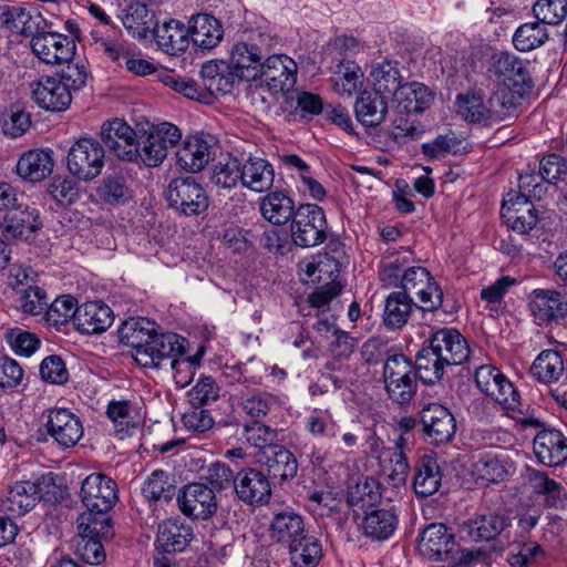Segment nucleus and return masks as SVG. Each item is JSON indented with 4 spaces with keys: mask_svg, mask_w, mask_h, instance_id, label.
I'll return each instance as SVG.
<instances>
[{
    "mask_svg": "<svg viewBox=\"0 0 567 567\" xmlns=\"http://www.w3.org/2000/svg\"><path fill=\"white\" fill-rule=\"evenodd\" d=\"M105 152L101 143L91 137L79 138L66 157L69 172L80 181L89 182L101 175Z\"/></svg>",
    "mask_w": 567,
    "mask_h": 567,
    "instance_id": "0eeeda50",
    "label": "nucleus"
},
{
    "mask_svg": "<svg viewBox=\"0 0 567 567\" xmlns=\"http://www.w3.org/2000/svg\"><path fill=\"white\" fill-rule=\"evenodd\" d=\"M454 546V535L442 524H431L421 537L420 550L429 558L444 559Z\"/></svg>",
    "mask_w": 567,
    "mask_h": 567,
    "instance_id": "a19ab883",
    "label": "nucleus"
},
{
    "mask_svg": "<svg viewBox=\"0 0 567 567\" xmlns=\"http://www.w3.org/2000/svg\"><path fill=\"white\" fill-rule=\"evenodd\" d=\"M122 23L130 34L136 39H146L157 25L154 12L142 2H132L122 17Z\"/></svg>",
    "mask_w": 567,
    "mask_h": 567,
    "instance_id": "37998d69",
    "label": "nucleus"
},
{
    "mask_svg": "<svg viewBox=\"0 0 567 567\" xmlns=\"http://www.w3.org/2000/svg\"><path fill=\"white\" fill-rule=\"evenodd\" d=\"M457 114L468 123L489 125L502 121L512 110L508 100L496 92L485 99L478 93L458 94L455 101Z\"/></svg>",
    "mask_w": 567,
    "mask_h": 567,
    "instance_id": "39448f33",
    "label": "nucleus"
},
{
    "mask_svg": "<svg viewBox=\"0 0 567 567\" xmlns=\"http://www.w3.org/2000/svg\"><path fill=\"white\" fill-rule=\"evenodd\" d=\"M305 430L313 437L333 435V419L327 409H312L303 420Z\"/></svg>",
    "mask_w": 567,
    "mask_h": 567,
    "instance_id": "69168bd1",
    "label": "nucleus"
},
{
    "mask_svg": "<svg viewBox=\"0 0 567 567\" xmlns=\"http://www.w3.org/2000/svg\"><path fill=\"white\" fill-rule=\"evenodd\" d=\"M537 461L545 466H558L567 462V437L557 430L544 429L533 441Z\"/></svg>",
    "mask_w": 567,
    "mask_h": 567,
    "instance_id": "a878e982",
    "label": "nucleus"
},
{
    "mask_svg": "<svg viewBox=\"0 0 567 567\" xmlns=\"http://www.w3.org/2000/svg\"><path fill=\"white\" fill-rule=\"evenodd\" d=\"M327 221L321 207L306 204L298 207L291 223V238L302 248L320 245L326 239Z\"/></svg>",
    "mask_w": 567,
    "mask_h": 567,
    "instance_id": "1a4fd4ad",
    "label": "nucleus"
},
{
    "mask_svg": "<svg viewBox=\"0 0 567 567\" xmlns=\"http://www.w3.org/2000/svg\"><path fill=\"white\" fill-rule=\"evenodd\" d=\"M265 457V463L272 477L286 481L297 474L298 462L295 455L284 446H270Z\"/></svg>",
    "mask_w": 567,
    "mask_h": 567,
    "instance_id": "603ef678",
    "label": "nucleus"
},
{
    "mask_svg": "<svg viewBox=\"0 0 567 567\" xmlns=\"http://www.w3.org/2000/svg\"><path fill=\"white\" fill-rule=\"evenodd\" d=\"M412 260V252L404 250L402 256L389 257L384 260L379 277L384 286H396L402 284L404 268Z\"/></svg>",
    "mask_w": 567,
    "mask_h": 567,
    "instance_id": "338daca9",
    "label": "nucleus"
},
{
    "mask_svg": "<svg viewBox=\"0 0 567 567\" xmlns=\"http://www.w3.org/2000/svg\"><path fill=\"white\" fill-rule=\"evenodd\" d=\"M415 303L401 291L388 296L383 309V323L390 329L402 328L409 320Z\"/></svg>",
    "mask_w": 567,
    "mask_h": 567,
    "instance_id": "de8ad7c7",
    "label": "nucleus"
},
{
    "mask_svg": "<svg viewBox=\"0 0 567 567\" xmlns=\"http://www.w3.org/2000/svg\"><path fill=\"white\" fill-rule=\"evenodd\" d=\"M445 367H449V364L443 361V358L436 351H433L429 343L416 355L415 372L425 384H434L441 380Z\"/></svg>",
    "mask_w": 567,
    "mask_h": 567,
    "instance_id": "864d4df0",
    "label": "nucleus"
},
{
    "mask_svg": "<svg viewBox=\"0 0 567 567\" xmlns=\"http://www.w3.org/2000/svg\"><path fill=\"white\" fill-rule=\"evenodd\" d=\"M472 473L477 481L483 484L496 483L503 480L507 471L498 455L493 452H485L477 455L473 465Z\"/></svg>",
    "mask_w": 567,
    "mask_h": 567,
    "instance_id": "6e6d98bb",
    "label": "nucleus"
},
{
    "mask_svg": "<svg viewBox=\"0 0 567 567\" xmlns=\"http://www.w3.org/2000/svg\"><path fill=\"white\" fill-rule=\"evenodd\" d=\"M424 433L432 444L450 442L456 432V421L447 408L439 403H429L421 411Z\"/></svg>",
    "mask_w": 567,
    "mask_h": 567,
    "instance_id": "a211bd4d",
    "label": "nucleus"
},
{
    "mask_svg": "<svg viewBox=\"0 0 567 567\" xmlns=\"http://www.w3.org/2000/svg\"><path fill=\"white\" fill-rule=\"evenodd\" d=\"M80 495L86 511L78 517V522L89 533L107 535L111 524L109 511L117 501L115 481L102 473H92L82 482Z\"/></svg>",
    "mask_w": 567,
    "mask_h": 567,
    "instance_id": "f03ea898",
    "label": "nucleus"
},
{
    "mask_svg": "<svg viewBox=\"0 0 567 567\" xmlns=\"http://www.w3.org/2000/svg\"><path fill=\"white\" fill-rule=\"evenodd\" d=\"M114 320L112 309L101 301H89L78 309L76 329L85 334L101 333L107 330Z\"/></svg>",
    "mask_w": 567,
    "mask_h": 567,
    "instance_id": "7c9ffc66",
    "label": "nucleus"
},
{
    "mask_svg": "<svg viewBox=\"0 0 567 567\" xmlns=\"http://www.w3.org/2000/svg\"><path fill=\"white\" fill-rule=\"evenodd\" d=\"M432 101L433 94L423 83H403L392 95L393 112L403 115L421 113Z\"/></svg>",
    "mask_w": 567,
    "mask_h": 567,
    "instance_id": "cd10ccee",
    "label": "nucleus"
},
{
    "mask_svg": "<svg viewBox=\"0 0 567 567\" xmlns=\"http://www.w3.org/2000/svg\"><path fill=\"white\" fill-rule=\"evenodd\" d=\"M182 138L179 128L168 122L154 125L137 144L136 159L140 158L146 166L155 167L167 156L171 147Z\"/></svg>",
    "mask_w": 567,
    "mask_h": 567,
    "instance_id": "9d476101",
    "label": "nucleus"
},
{
    "mask_svg": "<svg viewBox=\"0 0 567 567\" xmlns=\"http://www.w3.org/2000/svg\"><path fill=\"white\" fill-rule=\"evenodd\" d=\"M101 137L104 145L121 161H136L135 131L123 120L114 118L103 124Z\"/></svg>",
    "mask_w": 567,
    "mask_h": 567,
    "instance_id": "dca6fc26",
    "label": "nucleus"
},
{
    "mask_svg": "<svg viewBox=\"0 0 567 567\" xmlns=\"http://www.w3.org/2000/svg\"><path fill=\"white\" fill-rule=\"evenodd\" d=\"M388 109L386 99L374 91H361L354 103L357 120L368 127H377L383 123Z\"/></svg>",
    "mask_w": 567,
    "mask_h": 567,
    "instance_id": "473e14b6",
    "label": "nucleus"
},
{
    "mask_svg": "<svg viewBox=\"0 0 567 567\" xmlns=\"http://www.w3.org/2000/svg\"><path fill=\"white\" fill-rule=\"evenodd\" d=\"M501 215L508 227L519 234L529 233L538 223L537 212L530 202L514 193L504 197Z\"/></svg>",
    "mask_w": 567,
    "mask_h": 567,
    "instance_id": "393cba45",
    "label": "nucleus"
},
{
    "mask_svg": "<svg viewBox=\"0 0 567 567\" xmlns=\"http://www.w3.org/2000/svg\"><path fill=\"white\" fill-rule=\"evenodd\" d=\"M42 227L40 213L35 207L18 204L3 217V234L8 238L28 239Z\"/></svg>",
    "mask_w": 567,
    "mask_h": 567,
    "instance_id": "bb28decb",
    "label": "nucleus"
},
{
    "mask_svg": "<svg viewBox=\"0 0 567 567\" xmlns=\"http://www.w3.org/2000/svg\"><path fill=\"white\" fill-rule=\"evenodd\" d=\"M159 80L165 86L182 94L186 99L197 102H208L207 91L202 89L193 79L166 73L163 74Z\"/></svg>",
    "mask_w": 567,
    "mask_h": 567,
    "instance_id": "052dcab7",
    "label": "nucleus"
},
{
    "mask_svg": "<svg viewBox=\"0 0 567 567\" xmlns=\"http://www.w3.org/2000/svg\"><path fill=\"white\" fill-rule=\"evenodd\" d=\"M78 309V301L74 297L70 295L58 297L47 309L45 320L50 326L55 327L62 326L71 319L75 323Z\"/></svg>",
    "mask_w": 567,
    "mask_h": 567,
    "instance_id": "680f3d73",
    "label": "nucleus"
},
{
    "mask_svg": "<svg viewBox=\"0 0 567 567\" xmlns=\"http://www.w3.org/2000/svg\"><path fill=\"white\" fill-rule=\"evenodd\" d=\"M200 76L205 83L208 100L212 95H225L233 91L237 75L228 70L219 71V65L214 61L205 62L200 68Z\"/></svg>",
    "mask_w": 567,
    "mask_h": 567,
    "instance_id": "3c124183",
    "label": "nucleus"
},
{
    "mask_svg": "<svg viewBox=\"0 0 567 567\" xmlns=\"http://www.w3.org/2000/svg\"><path fill=\"white\" fill-rule=\"evenodd\" d=\"M152 326L144 319L126 320L118 330L121 341L133 349L134 360L143 368H159L169 360L176 385L181 389L187 386L199 367L203 352L176 358L184 353L186 339L176 333H157Z\"/></svg>",
    "mask_w": 567,
    "mask_h": 567,
    "instance_id": "f257e3e1",
    "label": "nucleus"
},
{
    "mask_svg": "<svg viewBox=\"0 0 567 567\" xmlns=\"http://www.w3.org/2000/svg\"><path fill=\"white\" fill-rule=\"evenodd\" d=\"M177 164L185 171L197 173L202 171L210 159V145L199 134L187 136L176 154Z\"/></svg>",
    "mask_w": 567,
    "mask_h": 567,
    "instance_id": "c9c22d12",
    "label": "nucleus"
},
{
    "mask_svg": "<svg viewBox=\"0 0 567 567\" xmlns=\"http://www.w3.org/2000/svg\"><path fill=\"white\" fill-rule=\"evenodd\" d=\"M398 526V516L391 509L373 508L367 511L359 524L362 534L374 540L390 538Z\"/></svg>",
    "mask_w": 567,
    "mask_h": 567,
    "instance_id": "4c0bfd02",
    "label": "nucleus"
},
{
    "mask_svg": "<svg viewBox=\"0 0 567 567\" xmlns=\"http://www.w3.org/2000/svg\"><path fill=\"white\" fill-rule=\"evenodd\" d=\"M364 446L370 455L378 461L379 477L394 489H401L405 486L410 465L402 453H395L390 446H385L383 441L369 432L365 437Z\"/></svg>",
    "mask_w": 567,
    "mask_h": 567,
    "instance_id": "423d86ee",
    "label": "nucleus"
},
{
    "mask_svg": "<svg viewBox=\"0 0 567 567\" xmlns=\"http://www.w3.org/2000/svg\"><path fill=\"white\" fill-rule=\"evenodd\" d=\"M268 530L275 543L287 547L306 534L303 518L292 511L276 513Z\"/></svg>",
    "mask_w": 567,
    "mask_h": 567,
    "instance_id": "e433bc0d",
    "label": "nucleus"
},
{
    "mask_svg": "<svg viewBox=\"0 0 567 567\" xmlns=\"http://www.w3.org/2000/svg\"><path fill=\"white\" fill-rule=\"evenodd\" d=\"M441 472L436 461L423 457L415 465L413 489L417 496L426 497L436 493L441 486Z\"/></svg>",
    "mask_w": 567,
    "mask_h": 567,
    "instance_id": "8fccbe9b",
    "label": "nucleus"
},
{
    "mask_svg": "<svg viewBox=\"0 0 567 567\" xmlns=\"http://www.w3.org/2000/svg\"><path fill=\"white\" fill-rule=\"evenodd\" d=\"M3 340L14 354L24 358L34 354L41 344V340L35 333L20 327L6 329Z\"/></svg>",
    "mask_w": 567,
    "mask_h": 567,
    "instance_id": "4d7b16f0",
    "label": "nucleus"
},
{
    "mask_svg": "<svg viewBox=\"0 0 567 567\" xmlns=\"http://www.w3.org/2000/svg\"><path fill=\"white\" fill-rule=\"evenodd\" d=\"M429 344L449 365H458L470 357L466 339L454 328H442L429 338Z\"/></svg>",
    "mask_w": 567,
    "mask_h": 567,
    "instance_id": "5701e85b",
    "label": "nucleus"
},
{
    "mask_svg": "<svg viewBox=\"0 0 567 567\" xmlns=\"http://www.w3.org/2000/svg\"><path fill=\"white\" fill-rule=\"evenodd\" d=\"M293 567H317L322 558L321 542L310 534H305L288 546Z\"/></svg>",
    "mask_w": 567,
    "mask_h": 567,
    "instance_id": "c03bdc74",
    "label": "nucleus"
},
{
    "mask_svg": "<svg viewBox=\"0 0 567 567\" xmlns=\"http://www.w3.org/2000/svg\"><path fill=\"white\" fill-rule=\"evenodd\" d=\"M292 199L282 192H271L260 200L262 217L274 225L286 224L293 216Z\"/></svg>",
    "mask_w": 567,
    "mask_h": 567,
    "instance_id": "09e8293b",
    "label": "nucleus"
},
{
    "mask_svg": "<svg viewBox=\"0 0 567 567\" xmlns=\"http://www.w3.org/2000/svg\"><path fill=\"white\" fill-rule=\"evenodd\" d=\"M189 42L203 50L214 49L224 37V29L219 20L209 13L192 16L188 21Z\"/></svg>",
    "mask_w": 567,
    "mask_h": 567,
    "instance_id": "c756f323",
    "label": "nucleus"
},
{
    "mask_svg": "<svg viewBox=\"0 0 567 567\" xmlns=\"http://www.w3.org/2000/svg\"><path fill=\"white\" fill-rule=\"evenodd\" d=\"M369 79L373 91L381 95L384 93L393 95L395 90L403 84L398 63L389 60L373 63L369 72Z\"/></svg>",
    "mask_w": 567,
    "mask_h": 567,
    "instance_id": "49530a36",
    "label": "nucleus"
},
{
    "mask_svg": "<svg viewBox=\"0 0 567 567\" xmlns=\"http://www.w3.org/2000/svg\"><path fill=\"white\" fill-rule=\"evenodd\" d=\"M234 488L239 499L249 505L266 504L271 496L268 477L255 468L239 471L234 478Z\"/></svg>",
    "mask_w": 567,
    "mask_h": 567,
    "instance_id": "b1692460",
    "label": "nucleus"
},
{
    "mask_svg": "<svg viewBox=\"0 0 567 567\" xmlns=\"http://www.w3.org/2000/svg\"><path fill=\"white\" fill-rule=\"evenodd\" d=\"M275 179L272 165L260 157H249L241 164V185L255 193L271 188Z\"/></svg>",
    "mask_w": 567,
    "mask_h": 567,
    "instance_id": "ea45409f",
    "label": "nucleus"
},
{
    "mask_svg": "<svg viewBox=\"0 0 567 567\" xmlns=\"http://www.w3.org/2000/svg\"><path fill=\"white\" fill-rule=\"evenodd\" d=\"M51 150H30L24 152L16 165L18 176L29 183H39L51 175L54 167Z\"/></svg>",
    "mask_w": 567,
    "mask_h": 567,
    "instance_id": "c85d7f7f",
    "label": "nucleus"
},
{
    "mask_svg": "<svg viewBox=\"0 0 567 567\" xmlns=\"http://www.w3.org/2000/svg\"><path fill=\"white\" fill-rule=\"evenodd\" d=\"M528 307L538 324L567 317V300L553 289H534L528 296Z\"/></svg>",
    "mask_w": 567,
    "mask_h": 567,
    "instance_id": "4be33fe9",
    "label": "nucleus"
},
{
    "mask_svg": "<svg viewBox=\"0 0 567 567\" xmlns=\"http://www.w3.org/2000/svg\"><path fill=\"white\" fill-rule=\"evenodd\" d=\"M30 45L33 54L47 64L69 62L75 51L74 41L58 32H39L32 35Z\"/></svg>",
    "mask_w": 567,
    "mask_h": 567,
    "instance_id": "2eb2a0df",
    "label": "nucleus"
},
{
    "mask_svg": "<svg viewBox=\"0 0 567 567\" xmlns=\"http://www.w3.org/2000/svg\"><path fill=\"white\" fill-rule=\"evenodd\" d=\"M297 63L286 54H274L265 59L262 73L269 91L274 94L289 92L297 82Z\"/></svg>",
    "mask_w": 567,
    "mask_h": 567,
    "instance_id": "6ab92c4d",
    "label": "nucleus"
},
{
    "mask_svg": "<svg viewBox=\"0 0 567 567\" xmlns=\"http://www.w3.org/2000/svg\"><path fill=\"white\" fill-rule=\"evenodd\" d=\"M533 12L544 27L558 24L567 18V0H538Z\"/></svg>",
    "mask_w": 567,
    "mask_h": 567,
    "instance_id": "0e129e2a",
    "label": "nucleus"
},
{
    "mask_svg": "<svg viewBox=\"0 0 567 567\" xmlns=\"http://www.w3.org/2000/svg\"><path fill=\"white\" fill-rule=\"evenodd\" d=\"M567 369V361L563 353L547 349L542 351L530 367L533 378L542 383L557 382Z\"/></svg>",
    "mask_w": 567,
    "mask_h": 567,
    "instance_id": "79ce46f5",
    "label": "nucleus"
},
{
    "mask_svg": "<svg viewBox=\"0 0 567 567\" xmlns=\"http://www.w3.org/2000/svg\"><path fill=\"white\" fill-rule=\"evenodd\" d=\"M87 80L86 68L76 63L68 65L61 74L40 76L30 84L34 103L42 110L63 112L72 103V91L81 90Z\"/></svg>",
    "mask_w": 567,
    "mask_h": 567,
    "instance_id": "7ed1b4c3",
    "label": "nucleus"
},
{
    "mask_svg": "<svg viewBox=\"0 0 567 567\" xmlns=\"http://www.w3.org/2000/svg\"><path fill=\"white\" fill-rule=\"evenodd\" d=\"M547 38L546 28L542 23H524L515 31L513 44L518 51L528 52L544 44Z\"/></svg>",
    "mask_w": 567,
    "mask_h": 567,
    "instance_id": "bf43d9fd",
    "label": "nucleus"
},
{
    "mask_svg": "<svg viewBox=\"0 0 567 567\" xmlns=\"http://www.w3.org/2000/svg\"><path fill=\"white\" fill-rule=\"evenodd\" d=\"M509 526L511 517L504 511L482 508L461 525L460 535L472 542H488Z\"/></svg>",
    "mask_w": 567,
    "mask_h": 567,
    "instance_id": "f8f14e48",
    "label": "nucleus"
},
{
    "mask_svg": "<svg viewBox=\"0 0 567 567\" xmlns=\"http://www.w3.org/2000/svg\"><path fill=\"white\" fill-rule=\"evenodd\" d=\"M106 414L113 423L116 436L121 440L132 436L144 424L143 408L134 401L113 400L109 403Z\"/></svg>",
    "mask_w": 567,
    "mask_h": 567,
    "instance_id": "412c9836",
    "label": "nucleus"
},
{
    "mask_svg": "<svg viewBox=\"0 0 567 567\" xmlns=\"http://www.w3.org/2000/svg\"><path fill=\"white\" fill-rule=\"evenodd\" d=\"M488 396L511 413V416L516 419L522 425L532 427L540 426V422L537 417L533 415L520 416L523 413L520 411L519 394L505 375L498 380V383Z\"/></svg>",
    "mask_w": 567,
    "mask_h": 567,
    "instance_id": "f704fd0d",
    "label": "nucleus"
},
{
    "mask_svg": "<svg viewBox=\"0 0 567 567\" xmlns=\"http://www.w3.org/2000/svg\"><path fill=\"white\" fill-rule=\"evenodd\" d=\"M171 207L184 215H199L208 208V197L200 184L192 178H175L167 188Z\"/></svg>",
    "mask_w": 567,
    "mask_h": 567,
    "instance_id": "4468645a",
    "label": "nucleus"
},
{
    "mask_svg": "<svg viewBox=\"0 0 567 567\" xmlns=\"http://www.w3.org/2000/svg\"><path fill=\"white\" fill-rule=\"evenodd\" d=\"M84 527L85 526H82L81 523L78 522L79 538L75 543V550L85 563L90 565H99L105 559V551L101 544V539H107L112 537V526L110 525L107 535H102L100 533H89V529L84 530Z\"/></svg>",
    "mask_w": 567,
    "mask_h": 567,
    "instance_id": "a18cd8bd",
    "label": "nucleus"
},
{
    "mask_svg": "<svg viewBox=\"0 0 567 567\" xmlns=\"http://www.w3.org/2000/svg\"><path fill=\"white\" fill-rule=\"evenodd\" d=\"M45 429L49 436L62 449L75 446L84 434L81 417L66 408L48 410Z\"/></svg>",
    "mask_w": 567,
    "mask_h": 567,
    "instance_id": "ddd939ff",
    "label": "nucleus"
},
{
    "mask_svg": "<svg viewBox=\"0 0 567 567\" xmlns=\"http://www.w3.org/2000/svg\"><path fill=\"white\" fill-rule=\"evenodd\" d=\"M285 404L286 396L269 392H255L243 401L241 406L248 416L260 420L282 408Z\"/></svg>",
    "mask_w": 567,
    "mask_h": 567,
    "instance_id": "5fc2aeb1",
    "label": "nucleus"
},
{
    "mask_svg": "<svg viewBox=\"0 0 567 567\" xmlns=\"http://www.w3.org/2000/svg\"><path fill=\"white\" fill-rule=\"evenodd\" d=\"M264 61V53L258 45L238 42L231 48L227 69L234 72L238 80L255 81L262 73Z\"/></svg>",
    "mask_w": 567,
    "mask_h": 567,
    "instance_id": "aec40b11",
    "label": "nucleus"
},
{
    "mask_svg": "<svg viewBox=\"0 0 567 567\" xmlns=\"http://www.w3.org/2000/svg\"><path fill=\"white\" fill-rule=\"evenodd\" d=\"M154 37L158 48L171 55L185 52L189 47L188 28L178 20L171 19L154 28Z\"/></svg>",
    "mask_w": 567,
    "mask_h": 567,
    "instance_id": "72a5a7b5",
    "label": "nucleus"
},
{
    "mask_svg": "<svg viewBox=\"0 0 567 567\" xmlns=\"http://www.w3.org/2000/svg\"><path fill=\"white\" fill-rule=\"evenodd\" d=\"M177 501L182 513L196 519H207L217 509L213 488L202 483H190L184 486Z\"/></svg>",
    "mask_w": 567,
    "mask_h": 567,
    "instance_id": "f3484780",
    "label": "nucleus"
},
{
    "mask_svg": "<svg viewBox=\"0 0 567 567\" xmlns=\"http://www.w3.org/2000/svg\"><path fill=\"white\" fill-rule=\"evenodd\" d=\"M194 537L189 525L178 519H166L158 525L156 543L166 553L183 551Z\"/></svg>",
    "mask_w": 567,
    "mask_h": 567,
    "instance_id": "58836bf2",
    "label": "nucleus"
},
{
    "mask_svg": "<svg viewBox=\"0 0 567 567\" xmlns=\"http://www.w3.org/2000/svg\"><path fill=\"white\" fill-rule=\"evenodd\" d=\"M487 75L496 83V92L508 100L515 109L532 87L527 63L513 53L501 51L492 54Z\"/></svg>",
    "mask_w": 567,
    "mask_h": 567,
    "instance_id": "20e7f679",
    "label": "nucleus"
},
{
    "mask_svg": "<svg viewBox=\"0 0 567 567\" xmlns=\"http://www.w3.org/2000/svg\"><path fill=\"white\" fill-rule=\"evenodd\" d=\"M51 486L53 482L50 475H43L33 482H17L0 498V508L9 516H23L43 497L44 487Z\"/></svg>",
    "mask_w": 567,
    "mask_h": 567,
    "instance_id": "9b49d317",
    "label": "nucleus"
},
{
    "mask_svg": "<svg viewBox=\"0 0 567 567\" xmlns=\"http://www.w3.org/2000/svg\"><path fill=\"white\" fill-rule=\"evenodd\" d=\"M416 372L403 354H394L386 359L383 367V379L389 396L399 404L411 401L416 391Z\"/></svg>",
    "mask_w": 567,
    "mask_h": 567,
    "instance_id": "6e6552de",
    "label": "nucleus"
},
{
    "mask_svg": "<svg viewBox=\"0 0 567 567\" xmlns=\"http://www.w3.org/2000/svg\"><path fill=\"white\" fill-rule=\"evenodd\" d=\"M330 82L336 94L341 97H352L363 87L364 72L357 62L342 60L333 70Z\"/></svg>",
    "mask_w": 567,
    "mask_h": 567,
    "instance_id": "2f4dec72",
    "label": "nucleus"
},
{
    "mask_svg": "<svg viewBox=\"0 0 567 567\" xmlns=\"http://www.w3.org/2000/svg\"><path fill=\"white\" fill-rule=\"evenodd\" d=\"M144 497L152 503L169 502L175 494V486L164 471H154L144 482Z\"/></svg>",
    "mask_w": 567,
    "mask_h": 567,
    "instance_id": "13d9d810",
    "label": "nucleus"
},
{
    "mask_svg": "<svg viewBox=\"0 0 567 567\" xmlns=\"http://www.w3.org/2000/svg\"><path fill=\"white\" fill-rule=\"evenodd\" d=\"M539 174L549 184H567V161L559 155L550 154L539 162Z\"/></svg>",
    "mask_w": 567,
    "mask_h": 567,
    "instance_id": "774afa93",
    "label": "nucleus"
},
{
    "mask_svg": "<svg viewBox=\"0 0 567 567\" xmlns=\"http://www.w3.org/2000/svg\"><path fill=\"white\" fill-rule=\"evenodd\" d=\"M212 183L221 188L235 187L241 183V163L234 157L214 165L210 176Z\"/></svg>",
    "mask_w": 567,
    "mask_h": 567,
    "instance_id": "e2e57ef3",
    "label": "nucleus"
}]
</instances>
